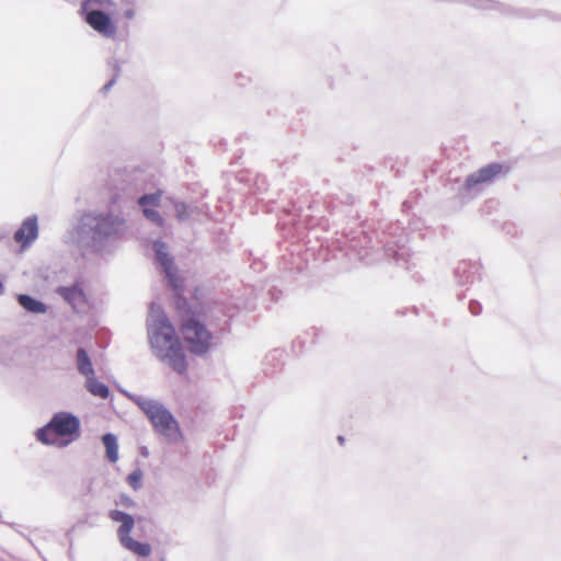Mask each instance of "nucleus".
I'll return each instance as SVG.
<instances>
[{"instance_id":"obj_1","label":"nucleus","mask_w":561,"mask_h":561,"mask_svg":"<svg viewBox=\"0 0 561 561\" xmlns=\"http://www.w3.org/2000/svg\"><path fill=\"white\" fill-rule=\"evenodd\" d=\"M149 335L152 347L159 352L162 359L167 360L175 373L185 374L187 368L185 354L174 327L163 312L154 317Z\"/></svg>"},{"instance_id":"obj_2","label":"nucleus","mask_w":561,"mask_h":561,"mask_svg":"<svg viewBox=\"0 0 561 561\" xmlns=\"http://www.w3.org/2000/svg\"><path fill=\"white\" fill-rule=\"evenodd\" d=\"M80 421L67 412L56 413L51 420L36 432V438L46 445L65 447L79 437Z\"/></svg>"},{"instance_id":"obj_3","label":"nucleus","mask_w":561,"mask_h":561,"mask_svg":"<svg viewBox=\"0 0 561 561\" xmlns=\"http://www.w3.org/2000/svg\"><path fill=\"white\" fill-rule=\"evenodd\" d=\"M180 332L191 353L205 354L211 344V334L191 309L181 316Z\"/></svg>"},{"instance_id":"obj_4","label":"nucleus","mask_w":561,"mask_h":561,"mask_svg":"<svg viewBox=\"0 0 561 561\" xmlns=\"http://www.w3.org/2000/svg\"><path fill=\"white\" fill-rule=\"evenodd\" d=\"M138 405L160 434L167 437L179 435L180 431L176 421L163 405L151 400L140 401Z\"/></svg>"},{"instance_id":"obj_5","label":"nucleus","mask_w":561,"mask_h":561,"mask_svg":"<svg viewBox=\"0 0 561 561\" xmlns=\"http://www.w3.org/2000/svg\"><path fill=\"white\" fill-rule=\"evenodd\" d=\"M110 518L114 522L121 523V526L117 529V536L124 548L139 557L150 556L151 547L149 543L139 542L130 537V533L135 525V520L131 515L114 510L110 512Z\"/></svg>"},{"instance_id":"obj_6","label":"nucleus","mask_w":561,"mask_h":561,"mask_svg":"<svg viewBox=\"0 0 561 561\" xmlns=\"http://www.w3.org/2000/svg\"><path fill=\"white\" fill-rule=\"evenodd\" d=\"M510 168L502 163H491L467 176L465 186L471 188L476 185L492 182L502 174H506Z\"/></svg>"},{"instance_id":"obj_7","label":"nucleus","mask_w":561,"mask_h":561,"mask_svg":"<svg viewBox=\"0 0 561 561\" xmlns=\"http://www.w3.org/2000/svg\"><path fill=\"white\" fill-rule=\"evenodd\" d=\"M38 236V225L36 216L27 217L21 224L20 228L14 233V241L19 243L24 250L27 248Z\"/></svg>"},{"instance_id":"obj_8","label":"nucleus","mask_w":561,"mask_h":561,"mask_svg":"<svg viewBox=\"0 0 561 561\" xmlns=\"http://www.w3.org/2000/svg\"><path fill=\"white\" fill-rule=\"evenodd\" d=\"M85 21L93 30L105 36H113L116 33V27L103 11L92 10L88 12Z\"/></svg>"},{"instance_id":"obj_9","label":"nucleus","mask_w":561,"mask_h":561,"mask_svg":"<svg viewBox=\"0 0 561 561\" xmlns=\"http://www.w3.org/2000/svg\"><path fill=\"white\" fill-rule=\"evenodd\" d=\"M93 229L99 237H110L116 234L124 225V220L114 216H98Z\"/></svg>"},{"instance_id":"obj_10","label":"nucleus","mask_w":561,"mask_h":561,"mask_svg":"<svg viewBox=\"0 0 561 561\" xmlns=\"http://www.w3.org/2000/svg\"><path fill=\"white\" fill-rule=\"evenodd\" d=\"M161 193L147 194L139 198L138 203L142 207L144 215L147 219L156 224L157 226H163V219L160 214L151 207H158L160 205Z\"/></svg>"},{"instance_id":"obj_11","label":"nucleus","mask_w":561,"mask_h":561,"mask_svg":"<svg viewBox=\"0 0 561 561\" xmlns=\"http://www.w3.org/2000/svg\"><path fill=\"white\" fill-rule=\"evenodd\" d=\"M164 244H157L156 253L159 263L162 265L171 286L174 289L182 287V278L178 275L176 267L173 264V260L162 251Z\"/></svg>"},{"instance_id":"obj_12","label":"nucleus","mask_w":561,"mask_h":561,"mask_svg":"<svg viewBox=\"0 0 561 561\" xmlns=\"http://www.w3.org/2000/svg\"><path fill=\"white\" fill-rule=\"evenodd\" d=\"M59 295L73 307L84 301L83 290L79 286L60 287Z\"/></svg>"},{"instance_id":"obj_13","label":"nucleus","mask_w":561,"mask_h":561,"mask_svg":"<svg viewBox=\"0 0 561 561\" xmlns=\"http://www.w3.org/2000/svg\"><path fill=\"white\" fill-rule=\"evenodd\" d=\"M85 387L88 391L95 397L106 399L110 396L108 388L104 383L98 381L94 375L87 377Z\"/></svg>"},{"instance_id":"obj_14","label":"nucleus","mask_w":561,"mask_h":561,"mask_svg":"<svg viewBox=\"0 0 561 561\" xmlns=\"http://www.w3.org/2000/svg\"><path fill=\"white\" fill-rule=\"evenodd\" d=\"M77 366L80 374L85 376V378L94 375L92 363L83 348H79L77 352Z\"/></svg>"},{"instance_id":"obj_15","label":"nucleus","mask_w":561,"mask_h":561,"mask_svg":"<svg viewBox=\"0 0 561 561\" xmlns=\"http://www.w3.org/2000/svg\"><path fill=\"white\" fill-rule=\"evenodd\" d=\"M20 305L27 311L35 313H43L46 311V307L43 302L32 298L27 295H20L18 298Z\"/></svg>"},{"instance_id":"obj_16","label":"nucleus","mask_w":561,"mask_h":561,"mask_svg":"<svg viewBox=\"0 0 561 561\" xmlns=\"http://www.w3.org/2000/svg\"><path fill=\"white\" fill-rule=\"evenodd\" d=\"M103 444L106 449V457L111 462H116L118 459V446L116 437L113 434H105L102 437Z\"/></svg>"},{"instance_id":"obj_17","label":"nucleus","mask_w":561,"mask_h":561,"mask_svg":"<svg viewBox=\"0 0 561 561\" xmlns=\"http://www.w3.org/2000/svg\"><path fill=\"white\" fill-rule=\"evenodd\" d=\"M141 477L142 474L140 471L131 472L127 478L129 485L135 490L138 489L140 485Z\"/></svg>"},{"instance_id":"obj_18","label":"nucleus","mask_w":561,"mask_h":561,"mask_svg":"<svg viewBox=\"0 0 561 561\" xmlns=\"http://www.w3.org/2000/svg\"><path fill=\"white\" fill-rule=\"evenodd\" d=\"M121 503L127 507H131L135 505V502L128 496H123Z\"/></svg>"},{"instance_id":"obj_19","label":"nucleus","mask_w":561,"mask_h":561,"mask_svg":"<svg viewBox=\"0 0 561 561\" xmlns=\"http://www.w3.org/2000/svg\"><path fill=\"white\" fill-rule=\"evenodd\" d=\"M125 16L128 18V19H131L134 16V11L133 10H127L125 12Z\"/></svg>"},{"instance_id":"obj_20","label":"nucleus","mask_w":561,"mask_h":561,"mask_svg":"<svg viewBox=\"0 0 561 561\" xmlns=\"http://www.w3.org/2000/svg\"><path fill=\"white\" fill-rule=\"evenodd\" d=\"M176 210H178V213H179V217H181L182 215H181V209H180V206H179V205L176 206Z\"/></svg>"},{"instance_id":"obj_21","label":"nucleus","mask_w":561,"mask_h":561,"mask_svg":"<svg viewBox=\"0 0 561 561\" xmlns=\"http://www.w3.org/2000/svg\"><path fill=\"white\" fill-rule=\"evenodd\" d=\"M339 440H340V443H341V444H343L344 438L340 436V437H339Z\"/></svg>"}]
</instances>
